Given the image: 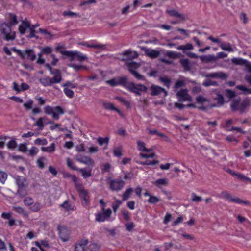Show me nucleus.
Listing matches in <instances>:
<instances>
[{"mask_svg":"<svg viewBox=\"0 0 251 251\" xmlns=\"http://www.w3.org/2000/svg\"><path fill=\"white\" fill-rule=\"evenodd\" d=\"M250 100L248 98H246L241 101V99L238 98L231 100L230 107L232 112L239 111L240 114H243L250 106Z\"/></svg>","mask_w":251,"mask_h":251,"instance_id":"obj_1","label":"nucleus"},{"mask_svg":"<svg viewBox=\"0 0 251 251\" xmlns=\"http://www.w3.org/2000/svg\"><path fill=\"white\" fill-rule=\"evenodd\" d=\"M15 181L18 187L16 195L20 198H24L27 194V188L28 184L27 180L24 176H17L15 177Z\"/></svg>","mask_w":251,"mask_h":251,"instance_id":"obj_2","label":"nucleus"},{"mask_svg":"<svg viewBox=\"0 0 251 251\" xmlns=\"http://www.w3.org/2000/svg\"><path fill=\"white\" fill-rule=\"evenodd\" d=\"M125 88L129 92L134 93L137 96H141L142 92H146L147 90V87L142 84H136L133 82H128L126 81L125 85Z\"/></svg>","mask_w":251,"mask_h":251,"instance_id":"obj_3","label":"nucleus"},{"mask_svg":"<svg viewBox=\"0 0 251 251\" xmlns=\"http://www.w3.org/2000/svg\"><path fill=\"white\" fill-rule=\"evenodd\" d=\"M0 31L3 35V39L6 41H13L15 39V32L11 31L10 26L5 23L0 25Z\"/></svg>","mask_w":251,"mask_h":251,"instance_id":"obj_4","label":"nucleus"},{"mask_svg":"<svg viewBox=\"0 0 251 251\" xmlns=\"http://www.w3.org/2000/svg\"><path fill=\"white\" fill-rule=\"evenodd\" d=\"M106 180L109 185V189L113 191L118 192L121 191L126 184V182L121 178L111 179L108 177Z\"/></svg>","mask_w":251,"mask_h":251,"instance_id":"obj_5","label":"nucleus"},{"mask_svg":"<svg viewBox=\"0 0 251 251\" xmlns=\"http://www.w3.org/2000/svg\"><path fill=\"white\" fill-rule=\"evenodd\" d=\"M44 112L48 115H51L54 120H57L59 119V115L64 113V110L60 106H57L52 107L50 106H46L44 108Z\"/></svg>","mask_w":251,"mask_h":251,"instance_id":"obj_6","label":"nucleus"},{"mask_svg":"<svg viewBox=\"0 0 251 251\" xmlns=\"http://www.w3.org/2000/svg\"><path fill=\"white\" fill-rule=\"evenodd\" d=\"M220 198L225 199L229 202L239 204L249 205V201L247 200H242L238 197H233L231 195L226 191H223L221 193Z\"/></svg>","mask_w":251,"mask_h":251,"instance_id":"obj_7","label":"nucleus"},{"mask_svg":"<svg viewBox=\"0 0 251 251\" xmlns=\"http://www.w3.org/2000/svg\"><path fill=\"white\" fill-rule=\"evenodd\" d=\"M128 77L127 76L114 77L110 80H107L106 83L112 87L121 85L125 88L126 83Z\"/></svg>","mask_w":251,"mask_h":251,"instance_id":"obj_8","label":"nucleus"},{"mask_svg":"<svg viewBox=\"0 0 251 251\" xmlns=\"http://www.w3.org/2000/svg\"><path fill=\"white\" fill-rule=\"evenodd\" d=\"M59 52L65 56H73L76 55V57L78 61L82 62L87 59L86 55H84L82 53L77 51H68V50H60Z\"/></svg>","mask_w":251,"mask_h":251,"instance_id":"obj_9","label":"nucleus"},{"mask_svg":"<svg viewBox=\"0 0 251 251\" xmlns=\"http://www.w3.org/2000/svg\"><path fill=\"white\" fill-rule=\"evenodd\" d=\"M57 230L59 233V237L63 242H66L69 240L70 233L67 227L64 226H58Z\"/></svg>","mask_w":251,"mask_h":251,"instance_id":"obj_10","label":"nucleus"},{"mask_svg":"<svg viewBox=\"0 0 251 251\" xmlns=\"http://www.w3.org/2000/svg\"><path fill=\"white\" fill-rule=\"evenodd\" d=\"M176 95L179 101L180 102L186 101H192V98L188 93L187 89L180 90L176 93Z\"/></svg>","mask_w":251,"mask_h":251,"instance_id":"obj_11","label":"nucleus"},{"mask_svg":"<svg viewBox=\"0 0 251 251\" xmlns=\"http://www.w3.org/2000/svg\"><path fill=\"white\" fill-rule=\"evenodd\" d=\"M231 61L235 65H245L248 72L251 73V64L248 60L241 58H233Z\"/></svg>","mask_w":251,"mask_h":251,"instance_id":"obj_12","label":"nucleus"},{"mask_svg":"<svg viewBox=\"0 0 251 251\" xmlns=\"http://www.w3.org/2000/svg\"><path fill=\"white\" fill-rule=\"evenodd\" d=\"M150 89L151 90V94L152 96L159 95L162 93L164 94V97H166L168 95V93L167 91L165 90V89L158 86L152 85L150 87Z\"/></svg>","mask_w":251,"mask_h":251,"instance_id":"obj_13","label":"nucleus"},{"mask_svg":"<svg viewBox=\"0 0 251 251\" xmlns=\"http://www.w3.org/2000/svg\"><path fill=\"white\" fill-rule=\"evenodd\" d=\"M142 50H144L145 53L147 56L152 59L156 58L160 55V52L156 50L150 49L146 47H143Z\"/></svg>","mask_w":251,"mask_h":251,"instance_id":"obj_14","label":"nucleus"},{"mask_svg":"<svg viewBox=\"0 0 251 251\" xmlns=\"http://www.w3.org/2000/svg\"><path fill=\"white\" fill-rule=\"evenodd\" d=\"M122 55L126 56V58H123L122 61H131L132 59L137 58L138 54L136 51L132 52L130 50H127L123 52Z\"/></svg>","mask_w":251,"mask_h":251,"instance_id":"obj_15","label":"nucleus"},{"mask_svg":"<svg viewBox=\"0 0 251 251\" xmlns=\"http://www.w3.org/2000/svg\"><path fill=\"white\" fill-rule=\"evenodd\" d=\"M205 77L207 78H221L225 79L227 78V75L222 72H218L207 73L205 75Z\"/></svg>","mask_w":251,"mask_h":251,"instance_id":"obj_16","label":"nucleus"},{"mask_svg":"<svg viewBox=\"0 0 251 251\" xmlns=\"http://www.w3.org/2000/svg\"><path fill=\"white\" fill-rule=\"evenodd\" d=\"M88 243V240L83 239L77 242L75 245L74 251H85L86 246Z\"/></svg>","mask_w":251,"mask_h":251,"instance_id":"obj_17","label":"nucleus"},{"mask_svg":"<svg viewBox=\"0 0 251 251\" xmlns=\"http://www.w3.org/2000/svg\"><path fill=\"white\" fill-rule=\"evenodd\" d=\"M23 56L21 57L23 59L27 58L30 59L31 61H33L36 59V55L32 49H27L23 50Z\"/></svg>","mask_w":251,"mask_h":251,"instance_id":"obj_18","label":"nucleus"},{"mask_svg":"<svg viewBox=\"0 0 251 251\" xmlns=\"http://www.w3.org/2000/svg\"><path fill=\"white\" fill-rule=\"evenodd\" d=\"M76 160L82 163H83L88 166L91 167V168L94 166V161L90 157L88 156H82L81 157H77Z\"/></svg>","mask_w":251,"mask_h":251,"instance_id":"obj_19","label":"nucleus"},{"mask_svg":"<svg viewBox=\"0 0 251 251\" xmlns=\"http://www.w3.org/2000/svg\"><path fill=\"white\" fill-rule=\"evenodd\" d=\"M199 58L201 62L204 63L216 61V57L214 55H201L199 56Z\"/></svg>","mask_w":251,"mask_h":251,"instance_id":"obj_20","label":"nucleus"},{"mask_svg":"<svg viewBox=\"0 0 251 251\" xmlns=\"http://www.w3.org/2000/svg\"><path fill=\"white\" fill-rule=\"evenodd\" d=\"M30 27V22L26 20L22 21V24L19 26V31L21 34H24L25 32V29Z\"/></svg>","mask_w":251,"mask_h":251,"instance_id":"obj_21","label":"nucleus"},{"mask_svg":"<svg viewBox=\"0 0 251 251\" xmlns=\"http://www.w3.org/2000/svg\"><path fill=\"white\" fill-rule=\"evenodd\" d=\"M166 13H168L170 16L179 18L182 20H185V17L184 14L178 13L176 10L171 9L166 10Z\"/></svg>","mask_w":251,"mask_h":251,"instance_id":"obj_22","label":"nucleus"},{"mask_svg":"<svg viewBox=\"0 0 251 251\" xmlns=\"http://www.w3.org/2000/svg\"><path fill=\"white\" fill-rule=\"evenodd\" d=\"M215 95L216 96L214 97V100L217 101V105H212L211 107L221 106L224 103V99L223 95L219 93H216Z\"/></svg>","mask_w":251,"mask_h":251,"instance_id":"obj_23","label":"nucleus"},{"mask_svg":"<svg viewBox=\"0 0 251 251\" xmlns=\"http://www.w3.org/2000/svg\"><path fill=\"white\" fill-rule=\"evenodd\" d=\"M176 49L178 50H182L183 52L186 55L188 52L187 51L193 50L194 47L192 44L188 43L185 45L179 46L176 47Z\"/></svg>","mask_w":251,"mask_h":251,"instance_id":"obj_24","label":"nucleus"},{"mask_svg":"<svg viewBox=\"0 0 251 251\" xmlns=\"http://www.w3.org/2000/svg\"><path fill=\"white\" fill-rule=\"evenodd\" d=\"M81 173L82 176L85 179L92 176V168L87 169V168H80L77 170Z\"/></svg>","mask_w":251,"mask_h":251,"instance_id":"obj_25","label":"nucleus"},{"mask_svg":"<svg viewBox=\"0 0 251 251\" xmlns=\"http://www.w3.org/2000/svg\"><path fill=\"white\" fill-rule=\"evenodd\" d=\"M81 44L89 48H94L97 49H103L105 48V45L100 44H94L89 42H83Z\"/></svg>","mask_w":251,"mask_h":251,"instance_id":"obj_26","label":"nucleus"},{"mask_svg":"<svg viewBox=\"0 0 251 251\" xmlns=\"http://www.w3.org/2000/svg\"><path fill=\"white\" fill-rule=\"evenodd\" d=\"M133 192V189L132 188H128L125 191L122 195V200L123 201H127L128 199H129L132 193Z\"/></svg>","mask_w":251,"mask_h":251,"instance_id":"obj_27","label":"nucleus"},{"mask_svg":"<svg viewBox=\"0 0 251 251\" xmlns=\"http://www.w3.org/2000/svg\"><path fill=\"white\" fill-rule=\"evenodd\" d=\"M126 65L128 68V71L130 73L131 71H135L134 69H137L140 66L139 63L134 61L127 62Z\"/></svg>","mask_w":251,"mask_h":251,"instance_id":"obj_28","label":"nucleus"},{"mask_svg":"<svg viewBox=\"0 0 251 251\" xmlns=\"http://www.w3.org/2000/svg\"><path fill=\"white\" fill-rule=\"evenodd\" d=\"M60 207L63 208L66 211H74L75 210L74 206L69 203L68 201H65L63 203L60 204Z\"/></svg>","mask_w":251,"mask_h":251,"instance_id":"obj_29","label":"nucleus"},{"mask_svg":"<svg viewBox=\"0 0 251 251\" xmlns=\"http://www.w3.org/2000/svg\"><path fill=\"white\" fill-rule=\"evenodd\" d=\"M41 151L43 152L52 153L55 151V144L54 143H52L50 146L42 147H41Z\"/></svg>","mask_w":251,"mask_h":251,"instance_id":"obj_30","label":"nucleus"},{"mask_svg":"<svg viewBox=\"0 0 251 251\" xmlns=\"http://www.w3.org/2000/svg\"><path fill=\"white\" fill-rule=\"evenodd\" d=\"M39 81L45 87L51 86L52 85L51 78L48 76L40 79Z\"/></svg>","mask_w":251,"mask_h":251,"instance_id":"obj_31","label":"nucleus"},{"mask_svg":"<svg viewBox=\"0 0 251 251\" xmlns=\"http://www.w3.org/2000/svg\"><path fill=\"white\" fill-rule=\"evenodd\" d=\"M30 210L34 212H38L42 208V205L40 202L33 203L29 207Z\"/></svg>","mask_w":251,"mask_h":251,"instance_id":"obj_32","label":"nucleus"},{"mask_svg":"<svg viewBox=\"0 0 251 251\" xmlns=\"http://www.w3.org/2000/svg\"><path fill=\"white\" fill-rule=\"evenodd\" d=\"M154 184L157 187L167 185L168 184V180L166 178L158 179L155 181Z\"/></svg>","mask_w":251,"mask_h":251,"instance_id":"obj_33","label":"nucleus"},{"mask_svg":"<svg viewBox=\"0 0 251 251\" xmlns=\"http://www.w3.org/2000/svg\"><path fill=\"white\" fill-rule=\"evenodd\" d=\"M102 105L104 109L107 110H116V107L111 102H106L103 101L102 102Z\"/></svg>","mask_w":251,"mask_h":251,"instance_id":"obj_34","label":"nucleus"},{"mask_svg":"<svg viewBox=\"0 0 251 251\" xmlns=\"http://www.w3.org/2000/svg\"><path fill=\"white\" fill-rule=\"evenodd\" d=\"M75 187L76 190L79 193L80 195L83 193L85 194L87 191L84 189L82 184L81 183H75Z\"/></svg>","mask_w":251,"mask_h":251,"instance_id":"obj_35","label":"nucleus"},{"mask_svg":"<svg viewBox=\"0 0 251 251\" xmlns=\"http://www.w3.org/2000/svg\"><path fill=\"white\" fill-rule=\"evenodd\" d=\"M220 47L223 50L228 51H232L233 49L231 48L230 44L227 43H222L220 45Z\"/></svg>","mask_w":251,"mask_h":251,"instance_id":"obj_36","label":"nucleus"},{"mask_svg":"<svg viewBox=\"0 0 251 251\" xmlns=\"http://www.w3.org/2000/svg\"><path fill=\"white\" fill-rule=\"evenodd\" d=\"M115 201L112 203V207L113 208V211L115 213L117 212V209L122 204V201L116 199L115 198Z\"/></svg>","mask_w":251,"mask_h":251,"instance_id":"obj_37","label":"nucleus"},{"mask_svg":"<svg viewBox=\"0 0 251 251\" xmlns=\"http://www.w3.org/2000/svg\"><path fill=\"white\" fill-rule=\"evenodd\" d=\"M45 119H47V117H45V116L43 117H40L38 119L37 121L36 122V125L39 127L40 130H42L44 126V125L43 124V121H44V120H45Z\"/></svg>","mask_w":251,"mask_h":251,"instance_id":"obj_38","label":"nucleus"},{"mask_svg":"<svg viewBox=\"0 0 251 251\" xmlns=\"http://www.w3.org/2000/svg\"><path fill=\"white\" fill-rule=\"evenodd\" d=\"M100 247L96 243H91L86 250V251H99Z\"/></svg>","mask_w":251,"mask_h":251,"instance_id":"obj_39","label":"nucleus"},{"mask_svg":"<svg viewBox=\"0 0 251 251\" xmlns=\"http://www.w3.org/2000/svg\"><path fill=\"white\" fill-rule=\"evenodd\" d=\"M180 63L181 65V66L187 70H188L190 69V63L188 59H183L180 60Z\"/></svg>","mask_w":251,"mask_h":251,"instance_id":"obj_40","label":"nucleus"},{"mask_svg":"<svg viewBox=\"0 0 251 251\" xmlns=\"http://www.w3.org/2000/svg\"><path fill=\"white\" fill-rule=\"evenodd\" d=\"M165 55L172 59H175L178 57V53L173 51H167L165 53Z\"/></svg>","mask_w":251,"mask_h":251,"instance_id":"obj_41","label":"nucleus"},{"mask_svg":"<svg viewBox=\"0 0 251 251\" xmlns=\"http://www.w3.org/2000/svg\"><path fill=\"white\" fill-rule=\"evenodd\" d=\"M67 165L70 168L73 170L77 171L79 169L75 166L73 161L70 158L67 159Z\"/></svg>","mask_w":251,"mask_h":251,"instance_id":"obj_42","label":"nucleus"},{"mask_svg":"<svg viewBox=\"0 0 251 251\" xmlns=\"http://www.w3.org/2000/svg\"><path fill=\"white\" fill-rule=\"evenodd\" d=\"M122 147L121 146L115 148L113 150V153L114 156L117 157H121L123 155L122 153Z\"/></svg>","mask_w":251,"mask_h":251,"instance_id":"obj_43","label":"nucleus"},{"mask_svg":"<svg viewBox=\"0 0 251 251\" xmlns=\"http://www.w3.org/2000/svg\"><path fill=\"white\" fill-rule=\"evenodd\" d=\"M109 141V138L107 137L105 138L99 137L97 139L98 143L100 146H102L103 144L107 145Z\"/></svg>","mask_w":251,"mask_h":251,"instance_id":"obj_44","label":"nucleus"},{"mask_svg":"<svg viewBox=\"0 0 251 251\" xmlns=\"http://www.w3.org/2000/svg\"><path fill=\"white\" fill-rule=\"evenodd\" d=\"M159 79L161 82H163L164 85L167 88L170 87L171 83V80L170 78L164 77H160Z\"/></svg>","mask_w":251,"mask_h":251,"instance_id":"obj_45","label":"nucleus"},{"mask_svg":"<svg viewBox=\"0 0 251 251\" xmlns=\"http://www.w3.org/2000/svg\"><path fill=\"white\" fill-rule=\"evenodd\" d=\"M131 74L138 80H145V77L144 76L141 75L136 71H131Z\"/></svg>","mask_w":251,"mask_h":251,"instance_id":"obj_46","label":"nucleus"},{"mask_svg":"<svg viewBox=\"0 0 251 251\" xmlns=\"http://www.w3.org/2000/svg\"><path fill=\"white\" fill-rule=\"evenodd\" d=\"M10 20L9 22L11 25H16L18 24V21L17 19V16L13 14L9 13Z\"/></svg>","mask_w":251,"mask_h":251,"instance_id":"obj_47","label":"nucleus"},{"mask_svg":"<svg viewBox=\"0 0 251 251\" xmlns=\"http://www.w3.org/2000/svg\"><path fill=\"white\" fill-rule=\"evenodd\" d=\"M34 200L32 198L30 197H26L25 198L24 200V204L28 206L29 207L33 204Z\"/></svg>","mask_w":251,"mask_h":251,"instance_id":"obj_48","label":"nucleus"},{"mask_svg":"<svg viewBox=\"0 0 251 251\" xmlns=\"http://www.w3.org/2000/svg\"><path fill=\"white\" fill-rule=\"evenodd\" d=\"M65 94L70 98H72L74 96V93L73 91L67 87H64L63 90Z\"/></svg>","mask_w":251,"mask_h":251,"instance_id":"obj_49","label":"nucleus"},{"mask_svg":"<svg viewBox=\"0 0 251 251\" xmlns=\"http://www.w3.org/2000/svg\"><path fill=\"white\" fill-rule=\"evenodd\" d=\"M68 66L73 68L76 71H79L81 69H87V67L82 65H78L75 64H70Z\"/></svg>","mask_w":251,"mask_h":251,"instance_id":"obj_50","label":"nucleus"},{"mask_svg":"<svg viewBox=\"0 0 251 251\" xmlns=\"http://www.w3.org/2000/svg\"><path fill=\"white\" fill-rule=\"evenodd\" d=\"M62 15L64 16H70V17H73V16H75V17H80V16L79 15V14L78 13H75V12H72L71 11H64L62 13Z\"/></svg>","mask_w":251,"mask_h":251,"instance_id":"obj_51","label":"nucleus"},{"mask_svg":"<svg viewBox=\"0 0 251 251\" xmlns=\"http://www.w3.org/2000/svg\"><path fill=\"white\" fill-rule=\"evenodd\" d=\"M202 85L205 87H208L209 86H218V83L215 81L206 80L203 82Z\"/></svg>","mask_w":251,"mask_h":251,"instance_id":"obj_52","label":"nucleus"},{"mask_svg":"<svg viewBox=\"0 0 251 251\" xmlns=\"http://www.w3.org/2000/svg\"><path fill=\"white\" fill-rule=\"evenodd\" d=\"M159 199L156 196H150V198H149L148 200V202L152 204H154L157 203L159 201Z\"/></svg>","mask_w":251,"mask_h":251,"instance_id":"obj_53","label":"nucleus"},{"mask_svg":"<svg viewBox=\"0 0 251 251\" xmlns=\"http://www.w3.org/2000/svg\"><path fill=\"white\" fill-rule=\"evenodd\" d=\"M106 218L102 213H98L96 214V220L98 222H103Z\"/></svg>","mask_w":251,"mask_h":251,"instance_id":"obj_54","label":"nucleus"},{"mask_svg":"<svg viewBox=\"0 0 251 251\" xmlns=\"http://www.w3.org/2000/svg\"><path fill=\"white\" fill-rule=\"evenodd\" d=\"M34 143L38 145H46L48 144V141L46 138H37L34 141Z\"/></svg>","mask_w":251,"mask_h":251,"instance_id":"obj_55","label":"nucleus"},{"mask_svg":"<svg viewBox=\"0 0 251 251\" xmlns=\"http://www.w3.org/2000/svg\"><path fill=\"white\" fill-rule=\"evenodd\" d=\"M62 75H56L51 78V81H52V84L54 83H59L62 81Z\"/></svg>","mask_w":251,"mask_h":251,"instance_id":"obj_56","label":"nucleus"},{"mask_svg":"<svg viewBox=\"0 0 251 251\" xmlns=\"http://www.w3.org/2000/svg\"><path fill=\"white\" fill-rule=\"evenodd\" d=\"M121 213L123 216V218L126 221H129L130 220V217L129 216V212L125 209H123L121 211Z\"/></svg>","mask_w":251,"mask_h":251,"instance_id":"obj_57","label":"nucleus"},{"mask_svg":"<svg viewBox=\"0 0 251 251\" xmlns=\"http://www.w3.org/2000/svg\"><path fill=\"white\" fill-rule=\"evenodd\" d=\"M63 87H70L71 88H76L77 86V83H74L73 84L70 81H66L65 83L63 84L62 85Z\"/></svg>","mask_w":251,"mask_h":251,"instance_id":"obj_58","label":"nucleus"},{"mask_svg":"<svg viewBox=\"0 0 251 251\" xmlns=\"http://www.w3.org/2000/svg\"><path fill=\"white\" fill-rule=\"evenodd\" d=\"M138 149L139 151H146V148L145 147V144L141 141L137 142Z\"/></svg>","mask_w":251,"mask_h":251,"instance_id":"obj_59","label":"nucleus"},{"mask_svg":"<svg viewBox=\"0 0 251 251\" xmlns=\"http://www.w3.org/2000/svg\"><path fill=\"white\" fill-rule=\"evenodd\" d=\"M7 178V175L4 172L0 171V181L4 184Z\"/></svg>","mask_w":251,"mask_h":251,"instance_id":"obj_60","label":"nucleus"},{"mask_svg":"<svg viewBox=\"0 0 251 251\" xmlns=\"http://www.w3.org/2000/svg\"><path fill=\"white\" fill-rule=\"evenodd\" d=\"M81 199L84 201V204L87 205L89 204L88 195L87 191L85 194L80 195Z\"/></svg>","mask_w":251,"mask_h":251,"instance_id":"obj_61","label":"nucleus"},{"mask_svg":"<svg viewBox=\"0 0 251 251\" xmlns=\"http://www.w3.org/2000/svg\"><path fill=\"white\" fill-rule=\"evenodd\" d=\"M226 95L229 98L232 99L235 96V92L230 89H226Z\"/></svg>","mask_w":251,"mask_h":251,"instance_id":"obj_62","label":"nucleus"},{"mask_svg":"<svg viewBox=\"0 0 251 251\" xmlns=\"http://www.w3.org/2000/svg\"><path fill=\"white\" fill-rule=\"evenodd\" d=\"M233 120L229 119L226 121L225 128L227 131H231V128L232 127L230 126V125L232 123Z\"/></svg>","mask_w":251,"mask_h":251,"instance_id":"obj_63","label":"nucleus"},{"mask_svg":"<svg viewBox=\"0 0 251 251\" xmlns=\"http://www.w3.org/2000/svg\"><path fill=\"white\" fill-rule=\"evenodd\" d=\"M29 155L31 156H33L37 154V153L38 152V150L36 147L33 146L31 147L30 150L29 151Z\"/></svg>","mask_w":251,"mask_h":251,"instance_id":"obj_64","label":"nucleus"}]
</instances>
